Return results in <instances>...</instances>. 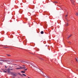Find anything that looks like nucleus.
<instances>
[{
  "label": "nucleus",
  "mask_w": 78,
  "mask_h": 78,
  "mask_svg": "<svg viewBox=\"0 0 78 78\" xmlns=\"http://www.w3.org/2000/svg\"><path fill=\"white\" fill-rule=\"evenodd\" d=\"M69 25L68 23H66V26H67Z\"/></svg>",
  "instance_id": "nucleus-13"
},
{
  "label": "nucleus",
  "mask_w": 78,
  "mask_h": 78,
  "mask_svg": "<svg viewBox=\"0 0 78 78\" xmlns=\"http://www.w3.org/2000/svg\"><path fill=\"white\" fill-rule=\"evenodd\" d=\"M26 68L25 67H22V69H25Z\"/></svg>",
  "instance_id": "nucleus-16"
},
{
  "label": "nucleus",
  "mask_w": 78,
  "mask_h": 78,
  "mask_svg": "<svg viewBox=\"0 0 78 78\" xmlns=\"http://www.w3.org/2000/svg\"><path fill=\"white\" fill-rule=\"evenodd\" d=\"M29 64H30L32 66H33L35 67H36V66L34 64L30 62V63Z\"/></svg>",
  "instance_id": "nucleus-2"
},
{
  "label": "nucleus",
  "mask_w": 78,
  "mask_h": 78,
  "mask_svg": "<svg viewBox=\"0 0 78 78\" xmlns=\"http://www.w3.org/2000/svg\"><path fill=\"white\" fill-rule=\"evenodd\" d=\"M24 62L27 63H28V64H29V63H30V62H28V61H25Z\"/></svg>",
  "instance_id": "nucleus-5"
},
{
  "label": "nucleus",
  "mask_w": 78,
  "mask_h": 78,
  "mask_svg": "<svg viewBox=\"0 0 78 78\" xmlns=\"http://www.w3.org/2000/svg\"><path fill=\"white\" fill-rule=\"evenodd\" d=\"M23 67H25V66H24V65H23Z\"/></svg>",
  "instance_id": "nucleus-21"
},
{
  "label": "nucleus",
  "mask_w": 78,
  "mask_h": 78,
  "mask_svg": "<svg viewBox=\"0 0 78 78\" xmlns=\"http://www.w3.org/2000/svg\"><path fill=\"white\" fill-rule=\"evenodd\" d=\"M5 67L6 68L7 67L6 66H5Z\"/></svg>",
  "instance_id": "nucleus-23"
},
{
  "label": "nucleus",
  "mask_w": 78,
  "mask_h": 78,
  "mask_svg": "<svg viewBox=\"0 0 78 78\" xmlns=\"http://www.w3.org/2000/svg\"><path fill=\"white\" fill-rule=\"evenodd\" d=\"M23 62H22L23 63Z\"/></svg>",
  "instance_id": "nucleus-25"
},
{
  "label": "nucleus",
  "mask_w": 78,
  "mask_h": 78,
  "mask_svg": "<svg viewBox=\"0 0 78 78\" xmlns=\"http://www.w3.org/2000/svg\"><path fill=\"white\" fill-rule=\"evenodd\" d=\"M27 69H26L23 70H24V71H26V70H27Z\"/></svg>",
  "instance_id": "nucleus-15"
},
{
  "label": "nucleus",
  "mask_w": 78,
  "mask_h": 78,
  "mask_svg": "<svg viewBox=\"0 0 78 78\" xmlns=\"http://www.w3.org/2000/svg\"><path fill=\"white\" fill-rule=\"evenodd\" d=\"M75 15L76 16H78V12H76Z\"/></svg>",
  "instance_id": "nucleus-6"
},
{
  "label": "nucleus",
  "mask_w": 78,
  "mask_h": 78,
  "mask_svg": "<svg viewBox=\"0 0 78 78\" xmlns=\"http://www.w3.org/2000/svg\"><path fill=\"white\" fill-rule=\"evenodd\" d=\"M71 36V35H69V37H68V38H69Z\"/></svg>",
  "instance_id": "nucleus-10"
},
{
  "label": "nucleus",
  "mask_w": 78,
  "mask_h": 78,
  "mask_svg": "<svg viewBox=\"0 0 78 78\" xmlns=\"http://www.w3.org/2000/svg\"><path fill=\"white\" fill-rule=\"evenodd\" d=\"M8 56H10V55H7Z\"/></svg>",
  "instance_id": "nucleus-19"
},
{
  "label": "nucleus",
  "mask_w": 78,
  "mask_h": 78,
  "mask_svg": "<svg viewBox=\"0 0 78 78\" xmlns=\"http://www.w3.org/2000/svg\"><path fill=\"white\" fill-rule=\"evenodd\" d=\"M23 75L25 76H26V75L25 74H23Z\"/></svg>",
  "instance_id": "nucleus-12"
},
{
  "label": "nucleus",
  "mask_w": 78,
  "mask_h": 78,
  "mask_svg": "<svg viewBox=\"0 0 78 78\" xmlns=\"http://www.w3.org/2000/svg\"><path fill=\"white\" fill-rule=\"evenodd\" d=\"M7 72H9V73L10 71H9V69H7Z\"/></svg>",
  "instance_id": "nucleus-9"
},
{
  "label": "nucleus",
  "mask_w": 78,
  "mask_h": 78,
  "mask_svg": "<svg viewBox=\"0 0 78 78\" xmlns=\"http://www.w3.org/2000/svg\"><path fill=\"white\" fill-rule=\"evenodd\" d=\"M21 73H25V72L24 71H21Z\"/></svg>",
  "instance_id": "nucleus-8"
},
{
  "label": "nucleus",
  "mask_w": 78,
  "mask_h": 78,
  "mask_svg": "<svg viewBox=\"0 0 78 78\" xmlns=\"http://www.w3.org/2000/svg\"><path fill=\"white\" fill-rule=\"evenodd\" d=\"M41 34H43L44 33V32L43 31H42L41 32Z\"/></svg>",
  "instance_id": "nucleus-7"
},
{
  "label": "nucleus",
  "mask_w": 78,
  "mask_h": 78,
  "mask_svg": "<svg viewBox=\"0 0 78 78\" xmlns=\"http://www.w3.org/2000/svg\"><path fill=\"white\" fill-rule=\"evenodd\" d=\"M68 15H66V16H65V17H66Z\"/></svg>",
  "instance_id": "nucleus-20"
},
{
  "label": "nucleus",
  "mask_w": 78,
  "mask_h": 78,
  "mask_svg": "<svg viewBox=\"0 0 78 78\" xmlns=\"http://www.w3.org/2000/svg\"><path fill=\"white\" fill-rule=\"evenodd\" d=\"M54 2L55 3H58V2H55V1Z\"/></svg>",
  "instance_id": "nucleus-14"
},
{
  "label": "nucleus",
  "mask_w": 78,
  "mask_h": 78,
  "mask_svg": "<svg viewBox=\"0 0 78 78\" xmlns=\"http://www.w3.org/2000/svg\"><path fill=\"white\" fill-rule=\"evenodd\" d=\"M71 0V2L72 3V4L73 5H75V2L73 1L72 0Z\"/></svg>",
  "instance_id": "nucleus-3"
},
{
  "label": "nucleus",
  "mask_w": 78,
  "mask_h": 78,
  "mask_svg": "<svg viewBox=\"0 0 78 78\" xmlns=\"http://www.w3.org/2000/svg\"><path fill=\"white\" fill-rule=\"evenodd\" d=\"M3 72H4V73H6V72H6V71H5L4 70Z\"/></svg>",
  "instance_id": "nucleus-11"
},
{
  "label": "nucleus",
  "mask_w": 78,
  "mask_h": 78,
  "mask_svg": "<svg viewBox=\"0 0 78 78\" xmlns=\"http://www.w3.org/2000/svg\"><path fill=\"white\" fill-rule=\"evenodd\" d=\"M68 43H69V44L71 43L70 42H68Z\"/></svg>",
  "instance_id": "nucleus-22"
},
{
  "label": "nucleus",
  "mask_w": 78,
  "mask_h": 78,
  "mask_svg": "<svg viewBox=\"0 0 78 78\" xmlns=\"http://www.w3.org/2000/svg\"><path fill=\"white\" fill-rule=\"evenodd\" d=\"M10 73L11 74H12V75L13 76H15L16 77V76H17V74L16 73H13L12 72H11Z\"/></svg>",
  "instance_id": "nucleus-1"
},
{
  "label": "nucleus",
  "mask_w": 78,
  "mask_h": 78,
  "mask_svg": "<svg viewBox=\"0 0 78 78\" xmlns=\"http://www.w3.org/2000/svg\"><path fill=\"white\" fill-rule=\"evenodd\" d=\"M2 61L4 62V61ZM7 61L9 62L8 61Z\"/></svg>",
  "instance_id": "nucleus-18"
},
{
  "label": "nucleus",
  "mask_w": 78,
  "mask_h": 78,
  "mask_svg": "<svg viewBox=\"0 0 78 78\" xmlns=\"http://www.w3.org/2000/svg\"><path fill=\"white\" fill-rule=\"evenodd\" d=\"M23 67H22L21 66H19V67L18 68H16V69H23L22 68Z\"/></svg>",
  "instance_id": "nucleus-4"
},
{
  "label": "nucleus",
  "mask_w": 78,
  "mask_h": 78,
  "mask_svg": "<svg viewBox=\"0 0 78 78\" xmlns=\"http://www.w3.org/2000/svg\"><path fill=\"white\" fill-rule=\"evenodd\" d=\"M13 69H11V70H12Z\"/></svg>",
  "instance_id": "nucleus-24"
},
{
  "label": "nucleus",
  "mask_w": 78,
  "mask_h": 78,
  "mask_svg": "<svg viewBox=\"0 0 78 78\" xmlns=\"http://www.w3.org/2000/svg\"><path fill=\"white\" fill-rule=\"evenodd\" d=\"M76 61H77V62H78V60L76 58Z\"/></svg>",
  "instance_id": "nucleus-17"
}]
</instances>
